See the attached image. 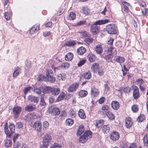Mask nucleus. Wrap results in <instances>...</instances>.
Segmentation results:
<instances>
[{"label": "nucleus", "mask_w": 148, "mask_h": 148, "mask_svg": "<svg viewBox=\"0 0 148 148\" xmlns=\"http://www.w3.org/2000/svg\"><path fill=\"white\" fill-rule=\"evenodd\" d=\"M121 90V91H123L125 92L126 93L130 92V88L128 87L123 88Z\"/></svg>", "instance_id": "4d7b16f0"}, {"label": "nucleus", "mask_w": 148, "mask_h": 148, "mask_svg": "<svg viewBox=\"0 0 148 148\" xmlns=\"http://www.w3.org/2000/svg\"><path fill=\"white\" fill-rule=\"evenodd\" d=\"M66 75L65 73H62L58 74L57 75V78L60 81H63L65 80Z\"/></svg>", "instance_id": "aec40b11"}, {"label": "nucleus", "mask_w": 148, "mask_h": 148, "mask_svg": "<svg viewBox=\"0 0 148 148\" xmlns=\"http://www.w3.org/2000/svg\"><path fill=\"white\" fill-rule=\"evenodd\" d=\"M33 127L37 132H40L42 129L41 123L39 121H36L34 123Z\"/></svg>", "instance_id": "0eeeda50"}, {"label": "nucleus", "mask_w": 148, "mask_h": 148, "mask_svg": "<svg viewBox=\"0 0 148 148\" xmlns=\"http://www.w3.org/2000/svg\"><path fill=\"white\" fill-rule=\"evenodd\" d=\"M20 145V144L18 142H14V148H18Z\"/></svg>", "instance_id": "0e129e2a"}, {"label": "nucleus", "mask_w": 148, "mask_h": 148, "mask_svg": "<svg viewBox=\"0 0 148 148\" xmlns=\"http://www.w3.org/2000/svg\"><path fill=\"white\" fill-rule=\"evenodd\" d=\"M76 44L75 41H67L66 42L65 45L68 47H71L75 45Z\"/></svg>", "instance_id": "f704fd0d"}, {"label": "nucleus", "mask_w": 148, "mask_h": 148, "mask_svg": "<svg viewBox=\"0 0 148 148\" xmlns=\"http://www.w3.org/2000/svg\"><path fill=\"white\" fill-rule=\"evenodd\" d=\"M145 119V116L142 114H140L137 119V121L138 122H141Z\"/></svg>", "instance_id": "de8ad7c7"}, {"label": "nucleus", "mask_w": 148, "mask_h": 148, "mask_svg": "<svg viewBox=\"0 0 148 148\" xmlns=\"http://www.w3.org/2000/svg\"><path fill=\"white\" fill-rule=\"evenodd\" d=\"M114 51H116V49L115 48L112 47H108L107 50L108 53H111L112 55L114 53L113 52Z\"/></svg>", "instance_id": "37998d69"}, {"label": "nucleus", "mask_w": 148, "mask_h": 148, "mask_svg": "<svg viewBox=\"0 0 148 148\" xmlns=\"http://www.w3.org/2000/svg\"><path fill=\"white\" fill-rule=\"evenodd\" d=\"M60 90L59 88H52L51 92L53 95H58L60 93Z\"/></svg>", "instance_id": "5701e85b"}, {"label": "nucleus", "mask_w": 148, "mask_h": 148, "mask_svg": "<svg viewBox=\"0 0 148 148\" xmlns=\"http://www.w3.org/2000/svg\"><path fill=\"white\" fill-rule=\"evenodd\" d=\"M28 117H29L30 119H35L37 118V116L35 113L30 114L28 115Z\"/></svg>", "instance_id": "6e6d98bb"}, {"label": "nucleus", "mask_w": 148, "mask_h": 148, "mask_svg": "<svg viewBox=\"0 0 148 148\" xmlns=\"http://www.w3.org/2000/svg\"><path fill=\"white\" fill-rule=\"evenodd\" d=\"M46 78L43 75H40L38 78V80L40 82L43 80H45L46 79Z\"/></svg>", "instance_id": "338daca9"}, {"label": "nucleus", "mask_w": 148, "mask_h": 148, "mask_svg": "<svg viewBox=\"0 0 148 148\" xmlns=\"http://www.w3.org/2000/svg\"><path fill=\"white\" fill-rule=\"evenodd\" d=\"M39 29V27L38 24H36L33 26L30 30V34H33L37 32Z\"/></svg>", "instance_id": "a211bd4d"}, {"label": "nucleus", "mask_w": 148, "mask_h": 148, "mask_svg": "<svg viewBox=\"0 0 148 148\" xmlns=\"http://www.w3.org/2000/svg\"><path fill=\"white\" fill-rule=\"evenodd\" d=\"M96 123V126L97 127L99 128L103 124L104 121L103 120H99L97 121Z\"/></svg>", "instance_id": "4c0bfd02"}, {"label": "nucleus", "mask_w": 148, "mask_h": 148, "mask_svg": "<svg viewBox=\"0 0 148 148\" xmlns=\"http://www.w3.org/2000/svg\"><path fill=\"white\" fill-rule=\"evenodd\" d=\"M41 88V87L37 88L36 87H34V91L37 94H40L42 91Z\"/></svg>", "instance_id": "49530a36"}, {"label": "nucleus", "mask_w": 148, "mask_h": 148, "mask_svg": "<svg viewBox=\"0 0 148 148\" xmlns=\"http://www.w3.org/2000/svg\"><path fill=\"white\" fill-rule=\"evenodd\" d=\"M108 21L109 20L107 19L99 20L96 21L93 24L91 25L90 31L94 35L97 34L100 30V28L97 26V25H100L106 24L108 23Z\"/></svg>", "instance_id": "f257e3e1"}, {"label": "nucleus", "mask_w": 148, "mask_h": 148, "mask_svg": "<svg viewBox=\"0 0 148 148\" xmlns=\"http://www.w3.org/2000/svg\"><path fill=\"white\" fill-rule=\"evenodd\" d=\"M73 57L72 53L69 52L65 56V59L66 61H71L72 60Z\"/></svg>", "instance_id": "c85d7f7f"}, {"label": "nucleus", "mask_w": 148, "mask_h": 148, "mask_svg": "<svg viewBox=\"0 0 148 148\" xmlns=\"http://www.w3.org/2000/svg\"><path fill=\"white\" fill-rule=\"evenodd\" d=\"M88 59L90 62H93L95 60V56L93 55H89L88 56Z\"/></svg>", "instance_id": "3c124183"}, {"label": "nucleus", "mask_w": 148, "mask_h": 148, "mask_svg": "<svg viewBox=\"0 0 148 148\" xmlns=\"http://www.w3.org/2000/svg\"><path fill=\"white\" fill-rule=\"evenodd\" d=\"M106 30L108 34H115L117 32L116 27L113 24L107 25L106 26Z\"/></svg>", "instance_id": "20e7f679"}, {"label": "nucleus", "mask_w": 148, "mask_h": 148, "mask_svg": "<svg viewBox=\"0 0 148 148\" xmlns=\"http://www.w3.org/2000/svg\"><path fill=\"white\" fill-rule=\"evenodd\" d=\"M131 109L132 111L134 112H136L138 110V106L136 105H133Z\"/></svg>", "instance_id": "5fc2aeb1"}, {"label": "nucleus", "mask_w": 148, "mask_h": 148, "mask_svg": "<svg viewBox=\"0 0 148 148\" xmlns=\"http://www.w3.org/2000/svg\"><path fill=\"white\" fill-rule=\"evenodd\" d=\"M138 3L140 5H141L144 8L146 7V4L143 1H139Z\"/></svg>", "instance_id": "69168bd1"}, {"label": "nucleus", "mask_w": 148, "mask_h": 148, "mask_svg": "<svg viewBox=\"0 0 148 148\" xmlns=\"http://www.w3.org/2000/svg\"><path fill=\"white\" fill-rule=\"evenodd\" d=\"M87 94V92L84 90H81L79 92V95L82 97H86Z\"/></svg>", "instance_id": "58836bf2"}, {"label": "nucleus", "mask_w": 148, "mask_h": 148, "mask_svg": "<svg viewBox=\"0 0 148 148\" xmlns=\"http://www.w3.org/2000/svg\"><path fill=\"white\" fill-rule=\"evenodd\" d=\"M139 92L138 87L135 86L133 89V96L135 99H137L139 96Z\"/></svg>", "instance_id": "ddd939ff"}, {"label": "nucleus", "mask_w": 148, "mask_h": 148, "mask_svg": "<svg viewBox=\"0 0 148 148\" xmlns=\"http://www.w3.org/2000/svg\"><path fill=\"white\" fill-rule=\"evenodd\" d=\"M103 132L104 133H107L109 132L110 130V128L108 125H104L102 129Z\"/></svg>", "instance_id": "e433bc0d"}, {"label": "nucleus", "mask_w": 148, "mask_h": 148, "mask_svg": "<svg viewBox=\"0 0 148 148\" xmlns=\"http://www.w3.org/2000/svg\"><path fill=\"white\" fill-rule=\"evenodd\" d=\"M28 100L32 101L34 103H37L38 101V98L33 95H30L28 97Z\"/></svg>", "instance_id": "412c9836"}, {"label": "nucleus", "mask_w": 148, "mask_h": 148, "mask_svg": "<svg viewBox=\"0 0 148 148\" xmlns=\"http://www.w3.org/2000/svg\"><path fill=\"white\" fill-rule=\"evenodd\" d=\"M114 60L116 62L121 64L125 62V59L123 57L116 56L114 57Z\"/></svg>", "instance_id": "2eb2a0df"}, {"label": "nucleus", "mask_w": 148, "mask_h": 148, "mask_svg": "<svg viewBox=\"0 0 148 148\" xmlns=\"http://www.w3.org/2000/svg\"><path fill=\"white\" fill-rule=\"evenodd\" d=\"M36 108L35 105L30 104L25 108V111L28 112H32L35 110Z\"/></svg>", "instance_id": "4468645a"}, {"label": "nucleus", "mask_w": 148, "mask_h": 148, "mask_svg": "<svg viewBox=\"0 0 148 148\" xmlns=\"http://www.w3.org/2000/svg\"><path fill=\"white\" fill-rule=\"evenodd\" d=\"M110 111L109 106L107 105H104L102 106L100 112L102 114L106 115Z\"/></svg>", "instance_id": "9b49d317"}, {"label": "nucleus", "mask_w": 148, "mask_h": 148, "mask_svg": "<svg viewBox=\"0 0 148 148\" xmlns=\"http://www.w3.org/2000/svg\"><path fill=\"white\" fill-rule=\"evenodd\" d=\"M79 116L81 119H84L86 118V116L84 110L82 109H80L78 112Z\"/></svg>", "instance_id": "cd10ccee"}, {"label": "nucleus", "mask_w": 148, "mask_h": 148, "mask_svg": "<svg viewBox=\"0 0 148 148\" xmlns=\"http://www.w3.org/2000/svg\"><path fill=\"white\" fill-rule=\"evenodd\" d=\"M40 104L41 105L44 106L46 105V103L44 100L43 97H41L40 100Z\"/></svg>", "instance_id": "e2e57ef3"}, {"label": "nucleus", "mask_w": 148, "mask_h": 148, "mask_svg": "<svg viewBox=\"0 0 148 148\" xmlns=\"http://www.w3.org/2000/svg\"><path fill=\"white\" fill-rule=\"evenodd\" d=\"M82 77L86 79H89L91 77V73L90 71H88L83 74Z\"/></svg>", "instance_id": "473e14b6"}, {"label": "nucleus", "mask_w": 148, "mask_h": 148, "mask_svg": "<svg viewBox=\"0 0 148 148\" xmlns=\"http://www.w3.org/2000/svg\"><path fill=\"white\" fill-rule=\"evenodd\" d=\"M110 136L111 139L113 141L118 140L120 137L119 133L116 132H112L110 134Z\"/></svg>", "instance_id": "9d476101"}, {"label": "nucleus", "mask_w": 148, "mask_h": 148, "mask_svg": "<svg viewBox=\"0 0 148 148\" xmlns=\"http://www.w3.org/2000/svg\"><path fill=\"white\" fill-rule=\"evenodd\" d=\"M92 136V132L90 131H87L85 132L84 134L80 136L79 138V141L82 143H85L88 138H91Z\"/></svg>", "instance_id": "7ed1b4c3"}, {"label": "nucleus", "mask_w": 148, "mask_h": 148, "mask_svg": "<svg viewBox=\"0 0 148 148\" xmlns=\"http://www.w3.org/2000/svg\"><path fill=\"white\" fill-rule=\"evenodd\" d=\"M111 104L112 108L114 110H118L119 107V103L116 101H112Z\"/></svg>", "instance_id": "393cba45"}, {"label": "nucleus", "mask_w": 148, "mask_h": 148, "mask_svg": "<svg viewBox=\"0 0 148 148\" xmlns=\"http://www.w3.org/2000/svg\"><path fill=\"white\" fill-rule=\"evenodd\" d=\"M12 144V141L10 140L7 139L5 143V146L6 147H10Z\"/></svg>", "instance_id": "c03bdc74"}, {"label": "nucleus", "mask_w": 148, "mask_h": 148, "mask_svg": "<svg viewBox=\"0 0 148 148\" xmlns=\"http://www.w3.org/2000/svg\"><path fill=\"white\" fill-rule=\"evenodd\" d=\"M4 16L5 17V18L8 21L10 19L11 15L10 14H9L8 12H5L4 14Z\"/></svg>", "instance_id": "13d9d810"}, {"label": "nucleus", "mask_w": 148, "mask_h": 148, "mask_svg": "<svg viewBox=\"0 0 148 148\" xmlns=\"http://www.w3.org/2000/svg\"><path fill=\"white\" fill-rule=\"evenodd\" d=\"M41 88L42 89V92L46 94L51 92L52 88L49 86H42Z\"/></svg>", "instance_id": "6ab92c4d"}, {"label": "nucleus", "mask_w": 148, "mask_h": 148, "mask_svg": "<svg viewBox=\"0 0 148 148\" xmlns=\"http://www.w3.org/2000/svg\"><path fill=\"white\" fill-rule=\"evenodd\" d=\"M66 122L67 125H71L73 123L74 121L71 119H66Z\"/></svg>", "instance_id": "a18cd8bd"}, {"label": "nucleus", "mask_w": 148, "mask_h": 148, "mask_svg": "<svg viewBox=\"0 0 148 148\" xmlns=\"http://www.w3.org/2000/svg\"><path fill=\"white\" fill-rule=\"evenodd\" d=\"M106 115L111 120H113L114 119L115 116L114 114L110 111Z\"/></svg>", "instance_id": "8fccbe9b"}, {"label": "nucleus", "mask_w": 148, "mask_h": 148, "mask_svg": "<svg viewBox=\"0 0 148 148\" xmlns=\"http://www.w3.org/2000/svg\"><path fill=\"white\" fill-rule=\"evenodd\" d=\"M65 93L62 92L60 93L58 97L56 99V101L58 102L62 100L64 98L65 96Z\"/></svg>", "instance_id": "79ce46f5"}, {"label": "nucleus", "mask_w": 148, "mask_h": 148, "mask_svg": "<svg viewBox=\"0 0 148 148\" xmlns=\"http://www.w3.org/2000/svg\"><path fill=\"white\" fill-rule=\"evenodd\" d=\"M120 148H127V144L125 142H121L120 144Z\"/></svg>", "instance_id": "603ef678"}, {"label": "nucleus", "mask_w": 148, "mask_h": 148, "mask_svg": "<svg viewBox=\"0 0 148 148\" xmlns=\"http://www.w3.org/2000/svg\"><path fill=\"white\" fill-rule=\"evenodd\" d=\"M60 145L56 143L54 144L52 146L50 147V148H61Z\"/></svg>", "instance_id": "bf43d9fd"}, {"label": "nucleus", "mask_w": 148, "mask_h": 148, "mask_svg": "<svg viewBox=\"0 0 148 148\" xmlns=\"http://www.w3.org/2000/svg\"><path fill=\"white\" fill-rule=\"evenodd\" d=\"M112 57L113 56L112 53H108V55L105 56L104 58L106 60L108 61L110 59L112 58Z\"/></svg>", "instance_id": "864d4df0"}, {"label": "nucleus", "mask_w": 148, "mask_h": 148, "mask_svg": "<svg viewBox=\"0 0 148 148\" xmlns=\"http://www.w3.org/2000/svg\"><path fill=\"white\" fill-rule=\"evenodd\" d=\"M136 81L137 84L139 85V86L144 84L145 82L141 79H136Z\"/></svg>", "instance_id": "09e8293b"}, {"label": "nucleus", "mask_w": 148, "mask_h": 148, "mask_svg": "<svg viewBox=\"0 0 148 148\" xmlns=\"http://www.w3.org/2000/svg\"><path fill=\"white\" fill-rule=\"evenodd\" d=\"M95 51L97 53L100 54L103 52V49L101 45H98L95 47Z\"/></svg>", "instance_id": "b1692460"}, {"label": "nucleus", "mask_w": 148, "mask_h": 148, "mask_svg": "<svg viewBox=\"0 0 148 148\" xmlns=\"http://www.w3.org/2000/svg\"><path fill=\"white\" fill-rule=\"evenodd\" d=\"M85 48L83 47H80L77 50V53L80 55H83L86 52Z\"/></svg>", "instance_id": "bb28decb"}, {"label": "nucleus", "mask_w": 148, "mask_h": 148, "mask_svg": "<svg viewBox=\"0 0 148 148\" xmlns=\"http://www.w3.org/2000/svg\"><path fill=\"white\" fill-rule=\"evenodd\" d=\"M76 17V14L74 12H71L69 14L67 18L70 20H73Z\"/></svg>", "instance_id": "c9c22d12"}, {"label": "nucleus", "mask_w": 148, "mask_h": 148, "mask_svg": "<svg viewBox=\"0 0 148 148\" xmlns=\"http://www.w3.org/2000/svg\"><path fill=\"white\" fill-rule=\"evenodd\" d=\"M69 115L72 118L75 117L76 114L75 112L73 109H71L69 111Z\"/></svg>", "instance_id": "a19ab883"}, {"label": "nucleus", "mask_w": 148, "mask_h": 148, "mask_svg": "<svg viewBox=\"0 0 148 148\" xmlns=\"http://www.w3.org/2000/svg\"><path fill=\"white\" fill-rule=\"evenodd\" d=\"M143 142L144 145L148 146V135H146L144 137Z\"/></svg>", "instance_id": "ea45409f"}, {"label": "nucleus", "mask_w": 148, "mask_h": 148, "mask_svg": "<svg viewBox=\"0 0 148 148\" xmlns=\"http://www.w3.org/2000/svg\"><path fill=\"white\" fill-rule=\"evenodd\" d=\"M16 126L18 128H21L23 126V124L21 122L17 123L16 124Z\"/></svg>", "instance_id": "774afa93"}, {"label": "nucleus", "mask_w": 148, "mask_h": 148, "mask_svg": "<svg viewBox=\"0 0 148 148\" xmlns=\"http://www.w3.org/2000/svg\"><path fill=\"white\" fill-rule=\"evenodd\" d=\"M80 36L81 38H87L90 36L91 35L85 31H82L80 32Z\"/></svg>", "instance_id": "2f4dec72"}, {"label": "nucleus", "mask_w": 148, "mask_h": 148, "mask_svg": "<svg viewBox=\"0 0 148 148\" xmlns=\"http://www.w3.org/2000/svg\"><path fill=\"white\" fill-rule=\"evenodd\" d=\"M99 68V65L97 63L93 64L91 67V70L94 73L96 72Z\"/></svg>", "instance_id": "7c9ffc66"}, {"label": "nucleus", "mask_w": 148, "mask_h": 148, "mask_svg": "<svg viewBox=\"0 0 148 148\" xmlns=\"http://www.w3.org/2000/svg\"><path fill=\"white\" fill-rule=\"evenodd\" d=\"M84 127L82 125L79 126L77 130L76 134L77 136H79L82 134L84 131Z\"/></svg>", "instance_id": "a878e982"}, {"label": "nucleus", "mask_w": 148, "mask_h": 148, "mask_svg": "<svg viewBox=\"0 0 148 148\" xmlns=\"http://www.w3.org/2000/svg\"><path fill=\"white\" fill-rule=\"evenodd\" d=\"M50 110L53 116L58 115L60 114V111L58 108L52 106L50 108Z\"/></svg>", "instance_id": "1a4fd4ad"}, {"label": "nucleus", "mask_w": 148, "mask_h": 148, "mask_svg": "<svg viewBox=\"0 0 148 148\" xmlns=\"http://www.w3.org/2000/svg\"><path fill=\"white\" fill-rule=\"evenodd\" d=\"M69 66V64L68 62H66L62 64L61 66H59L54 68V71L56 72L58 70H60L62 68H68Z\"/></svg>", "instance_id": "f3484780"}, {"label": "nucleus", "mask_w": 148, "mask_h": 148, "mask_svg": "<svg viewBox=\"0 0 148 148\" xmlns=\"http://www.w3.org/2000/svg\"><path fill=\"white\" fill-rule=\"evenodd\" d=\"M21 69L19 67H17V68L15 69V70L13 73V77H17L19 73H21Z\"/></svg>", "instance_id": "c756f323"}, {"label": "nucleus", "mask_w": 148, "mask_h": 148, "mask_svg": "<svg viewBox=\"0 0 148 148\" xmlns=\"http://www.w3.org/2000/svg\"><path fill=\"white\" fill-rule=\"evenodd\" d=\"M9 127L10 129V131L8 127V124L7 123H6L5 124L4 128L5 132L6 135L10 138L11 137L12 134L15 132V126L13 123H10L9 125Z\"/></svg>", "instance_id": "f03ea898"}, {"label": "nucleus", "mask_w": 148, "mask_h": 148, "mask_svg": "<svg viewBox=\"0 0 148 148\" xmlns=\"http://www.w3.org/2000/svg\"><path fill=\"white\" fill-rule=\"evenodd\" d=\"M86 60L85 59L82 60L80 61L79 63L77 64V65L79 67L83 65L86 62Z\"/></svg>", "instance_id": "680f3d73"}, {"label": "nucleus", "mask_w": 148, "mask_h": 148, "mask_svg": "<svg viewBox=\"0 0 148 148\" xmlns=\"http://www.w3.org/2000/svg\"><path fill=\"white\" fill-rule=\"evenodd\" d=\"M83 10L84 13L86 15H88L90 13V10L87 8H84Z\"/></svg>", "instance_id": "052dcab7"}, {"label": "nucleus", "mask_w": 148, "mask_h": 148, "mask_svg": "<svg viewBox=\"0 0 148 148\" xmlns=\"http://www.w3.org/2000/svg\"><path fill=\"white\" fill-rule=\"evenodd\" d=\"M95 40L92 38H91L90 36L84 39V41L88 45L92 43Z\"/></svg>", "instance_id": "72a5a7b5"}, {"label": "nucleus", "mask_w": 148, "mask_h": 148, "mask_svg": "<svg viewBox=\"0 0 148 148\" xmlns=\"http://www.w3.org/2000/svg\"><path fill=\"white\" fill-rule=\"evenodd\" d=\"M22 110L21 107L19 106H16L14 108L13 112L15 115V117L17 118L18 117L19 114L20 113Z\"/></svg>", "instance_id": "f8f14e48"}, {"label": "nucleus", "mask_w": 148, "mask_h": 148, "mask_svg": "<svg viewBox=\"0 0 148 148\" xmlns=\"http://www.w3.org/2000/svg\"><path fill=\"white\" fill-rule=\"evenodd\" d=\"M125 125L127 128H129L132 127V119L130 117H127L125 120Z\"/></svg>", "instance_id": "dca6fc26"}, {"label": "nucleus", "mask_w": 148, "mask_h": 148, "mask_svg": "<svg viewBox=\"0 0 148 148\" xmlns=\"http://www.w3.org/2000/svg\"><path fill=\"white\" fill-rule=\"evenodd\" d=\"M53 71L51 69L47 70L46 73V75L48 82L51 83L54 82L56 80V78L53 76Z\"/></svg>", "instance_id": "39448f33"}, {"label": "nucleus", "mask_w": 148, "mask_h": 148, "mask_svg": "<svg viewBox=\"0 0 148 148\" xmlns=\"http://www.w3.org/2000/svg\"><path fill=\"white\" fill-rule=\"evenodd\" d=\"M79 84L77 82L73 83L67 88V90L69 92H72L76 91L78 87Z\"/></svg>", "instance_id": "6e6552de"}, {"label": "nucleus", "mask_w": 148, "mask_h": 148, "mask_svg": "<svg viewBox=\"0 0 148 148\" xmlns=\"http://www.w3.org/2000/svg\"><path fill=\"white\" fill-rule=\"evenodd\" d=\"M51 137L49 135L47 134L45 135L43 138L42 144L45 145H49L51 143Z\"/></svg>", "instance_id": "423d86ee"}, {"label": "nucleus", "mask_w": 148, "mask_h": 148, "mask_svg": "<svg viewBox=\"0 0 148 148\" xmlns=\"http://www.w3.org/2000/svg\"><path fill=\"white\" fill-rule=\"evenodd\" d=\"M99 94L98 89L96 88H92L91 90V94L94 97L97 96Z\"/></svg>", "instance_id": "4be33fe9"}]
</instances>
